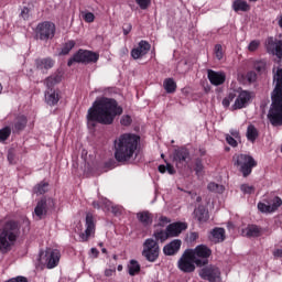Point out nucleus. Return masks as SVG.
<instances>
[{"instance_id": "nucleus-1", "label": "nucleus", "mask_w": 282, "mask_h": 282, "mask_svg": "<svg viewBox=\"0 0 282 282\" xmlns=\"http://www.w3.org/2000/svg\"><path fill=\"white\" fill-rule=\"evenodd\" d=\"M116 116H122V107L118 106V101L115 99L101 97L96 99L88 110L87 120L91 127H94V122L112 124Z\"/></svg>"}, {"instance_id": "nucleus-2", "label": "nucleus", "mask_w": 282, "mask_h": 282, "mask_svg": "<svg viewBox=\"0 0 282 282\" xmlns=\"http://www.w3.org/2000/svg\"><path fill=\"white\" fill-rule=\"evenodd\" d=\"M140 144V137L133 133L121 134L115 141V158L117 162H129L133 160Z\"/></svg>"}, {"instance_id": "nucleus-3", "label": "nucleus", "mask_w": 282, "mask_h": 282, "mask_svg": "<svg viewBox=\"0 0 282 282\" xmlns=\"http://www.w3.org/2000/svg\"><path fill=\"white\" fill-rule=\"evenodd\" d=\"M275 88L271 95V107L268 119L273 127L282 126V68H279L273 76Z\"/></svg>"}, {"instance_id": "nucleus-4", "label": "nucleus", "mask_w": 282, "mask_h": 282, "mask_svg": "<svg viewBox=\"0 0 282 282\" xmlns=\"http://www.w3.org/2000/svg\"><path fill=\"white\" fill-rule=\"evenodd\" d=\"M21 235V229L17 221H7L2 227H0V252L6 254L12 250V247L17 243Z\"/></svg>"}, {"instance_id": "nucleus-5", "label": "nucleus", "mask_w": 282, "mask_h": 282, "mask_svg": "<svg viewBox=\"0 0 282 282\" xmlns=\"http://www.w3.org/2000/svg\"><path fill=\"white\" fill-rule=\"evenodd\" d=\"M61 80H62L61 75H52L47 77L44 82L47 87L44 94V98H45L46 105H50V107H54L58 105V100H61V93L54 89V85H58Z\"/></svg>"}, {"instance_id": "nucleus-6", "label": "nucleus", "mask_w": 282, "mask_h": 282, "mask_svg": "<svg viewBox=\"0 0 282 282\" xmlns=\"http://www.w3.org/2000/svg\"><path fill=\"white\" fill-rule=\"evenodd\" d=\"M40 263L47 268V270H54L61 263V251L54 248H46L40 252Z\"/></svg>"}, {"instance_id": "nucleus-7", "label": "nucleus", "mask_w": 282, "mask_h": 282, "mask_svg": "<svg viewBox=\"0 0 282 282\" xmlns=\"http://www.w3.org/2000/svg\"><path fill=\"white\" fill-rule=\"evenodd\" d=\"M234 164L235 166H239L243 177H248V175L252 173V169L257 166V162L254 161V159H252V156L247 154L235 155Z\"/></svg>"}, {"instance_id": "nucleus-8", "label": "nucleus", "mask_w": 282, "mask_h": 282, "mask_svg": "<svg viewBox=\"0 0 282 282\" xmlns=\"http://www.w3.org/2000/svg\"><path fill=\"white\" fill-rule=\"evenodd\" d=\"M142 257H144V259L150 263H155L160 258V245H158V241L152 238H148L143 242Z\"/></svg>"}, {"instance_id": "nucleus-9", "label": "nucleus", "mask_w": 282, "mask_h": 282, "mask_svg": "<svg viewBox=\"0 0 282 282\" xmlns=\"http://www.w3.org/2000/svg\"><path fill=\"white\" fill-rule=\"evenodd\" d=\"M187 251L192 254L196 265H206L208 257L213 254V251L205 245H199L195 249H187Z\"/></svg>"}, {"instance_id": "nucleus-10", "label": "nucleus", "mask_w": 282, "mask_h": 282, "mask_svg": "<svg viewBox=\"0 0 282 282\" xmlns=\"http://www.w3.org/2000/svg\"><path fill=\"white\" fill-rule=\"evenodd\" d=\"M100 55L91 51L79 50L69 61L68 67H72L74 63H98Z\"/></svg>"}, {"instance_id": "nucleus-11", "label": "nucleus", "mask_w": 282, "mask_h": 282, "mask_svg": "<svg viewBox=\"0 0 282 282\" xmlns=\"http://www.w3.org/2000/svg\"><path fill=\"white\" fill-rule=\"evenodd\" d=\"M56 34V25L52 22H42L36 26L35 36L40 41H50Z\"/></svg>"}, {"instance_id": "nucleus-12", "label": "nucleus", "mask_w": 282, "mask_h": 282, "mask_svg": "<svg viewBox=\"0 0 282 282\" xmlns=\"http://www.w3.org/2000/svg\"><path fill=\"white\" fill-rule=\"evenodd\" d=\"M56 206V202L52 197H45L42 198L40 202H37L35 208H34V216L36 219H43L45 215H47V212Z\"/></svg>"}, {"instance_id": "nucleus-13", "label": "nucleus", "mask_w": 282, "mask_h": 282, "mask_svg": "<svg viewBox=\"0 0 282 282\" xmlns=\"http://www.w3.org/2000/svg\"><path fill=\"white\" fill-rule=\"evenodd\" d=\"M199 276L204 279V281L209 282H220L221 281V271L219 268L209 265L205 267L199 271Z\"/></svg>"}, {"instance_id": "nucleus-14", "label": "nucleus", "mask_w": 282, "mask_h": 282, "mask_svg": "<svg viewBox=\"0 0 282 282\" xmlns=\"http://www.w3.org/2000/svg\"><path fill=\"white\" fill-rule=\"evenodd\" d=\"M173 162L176 164L177 169L186 166L191 162V152L186 148H178L173 152Z\"/></svg>"}, {"instance_id": "nucleus-15", "label": "nucleus", "mask_w": 282, "mask_h": 282, "mask_svg": "<svg viewBox=\"0 0 282 282\" xmlns=\"http://www.w3.org/2000/svg\"><path fill=\"white\" fill-rule=\"evenodd\" d=\"M178 269L182 272H186V273L195 272V260L193 259L188 250H186L181 257V259L178 260Z\"/></svg>"}, {"instance_id": "nucleus-16", "label": "nucleus", "mask_w": 282, "mask_h": 282, "mask_svg": "<svg viewBox=\"0 0 282 282\" xmlns=\"http://www.w3.org/2000/svg\"><path fill=\"white\" fill-rule=\"evenodd\" d=\"M250 100H252V93L248 90L238 91L235 104L232 105V109H246L250 105Z\"/></svg>"}, {"instance_id": "nucleus-17", "label": "nucleus", "mask_w": 282, "mask_h": 282, "mask_svg": "<svg viewBox=\"0 0 282 282\" xmlns=\"http://www.w3.org/2000/svg\"><path fill=\"white\" fill-rule=\"evenodd\" d=\"M96 234V223L94 221V215H86V230L79 235L82 241H88L89 237H94Z\"/></svg>"}, {"instance_id": "nucleus-18", "label": "nucleus", "mask_w": 282, "mask_h": 282, "mask_svg": "<svg viewBox=\"0 0 282 282\" xmlns=\"http://www.w3.org/2000/svg\"><path fill=\"white\" fill-rule=\"evenodd\" d=\"M265 46L270 54H274L278 58H282V41H276L274 37H269Z\"/></svg>"}, {"instance_id": "nucleus-19", "label": "nucleus", "mask_w": 282, "mask_h": 282, "mask_svg": "<svg viewBox=\"0 0 282 282\" xmlns=\"http://www.w3.org/2000/svg\"><path fill=\"white\" fill-rule=\"evenodd\" d=\"M150 50H151V44H149V42L147 41H141L139 42L138 47L131 51V56L132 58H134V61H138V58H142V56H147Z\"/></svg>"}, {"instance_id": "nucleus-20", "label": "nucleus", "mask_w": 282, "mask_h": 282, "mask_svg": "<svg viewBox=\"0 0 282 282\" xmlns=\"http://www.w3.org/2000/svg\"><path fill=\"white\" fill-rule=\"evenodd\" d=\"M282 206V200L280 197H274L271 202V204L265 205V203H259L258 209L260 213H274V210H278V208Z\"/></svg>"}, {"instance_id": "nucleus-21", "label": "nucleus", "mask_w": 282, "mask_h": 282, "mask_svg": "<svg viewBox=\"0 0 282 282\" xmlns=\"http://www.w3.org/2000/svg\"><path fill=\"white\" fill-rule=\"evenodd\" d=\"M208 80L212 83V85H215V87H218V85H224L226 83V74L224 72H215L213 69L208 70Z\"/></svg>"}, {"instance_id": "nucleus-22", "label": "nucleus", "mask_w": 282, "mask_h": 282, "mask_svg": "<svg viewBox=\"0 0 282 282\" xmlns=\"http://www.w3.org/2000/svg\"><path fill=\"white\" fill-rule=\"evenodd\" d=\"M267 232H268L267 229L258 227L257 225H250L242 230V235L245 237H261L263 235H267Z\"/></svg>"}, {"instance_id": "nucleus-23", "label": "nucleus", "mask_w": 282, "mask_h": 282, "mask_svg": "<svg viewBox=\"0 0 282 282\" xmlns=\"http://www.w3.org/2000/svg\"><path fill=\"white\" fill-rule=\"evenodd\" d=\"M166 228L170 237H177L183 230H186L187 226L186 223H173Z\"/></svg>"}, {"instance_id": "nucleus-24", "label": "nucleus", "mask_w": 282, "mask_h": 282, "mask_svg": "<svg viewBox=\"0 0 282 282\" xmlns=\"http://www.w3.org/2000/svg\"><path fill=\"white\" fill-rule=\"evenodd\" d=\"M209 239L213 243H221L226 239V230L219 227L214 228L209 235Z\"/></svg>"}, {"instance_id": "nucleus-25", "label": "nucleus", "mask_w": 282, "mask_h": 282, "mask_svg": "<svg viewBox=\"0 0 282 282\" xmlns=\"http://www.w3.org/2000/svg\"><path fill=\"white\" fill-rule=\"evenodd\" d=\"M180 248H182V240H173L163 248V252L167 257H172V254H175Z\"/></svg>"}, {"instance_id": "nucleus-26", "label": "nucleus", "mask_w": 282, "mask_h": 282, "mask_svg": "<svg viewBox=\"0 0 282 282\" xmlns=\"http://www.w3.org/2000/svg\"><path fill=\"white\" fill-rule=\"evenodd\" d=\"M137 218L143 226H151L153 224V215L149 212H140L137 214Z\"/></svg>"}, {"instance_id": "nucleus-27", "label": "nucleus", "mask_w": 282, "mask_h": 282, "mask_svg": "<svg viewBox=\"0 0 282 282\" xmlns=\"http://www.w3.org/2000/svg\"><path fill=\"white\" fill-rule=\"evenodd\" d=\"M37 69H52L54 67V59L46 57L42 59H36Z\"/></svg>"}, {"instance_id": "nucleus-28", "label": "nucleus", "mask_w": 282, "mask_h": 282, "mask_svg": "<svg viewBox=\"0 0 282 282\" xmlns=\"http://www.w3.org/2000/svg\"><path fill=\"white\" fill-rule=\"evenodd\" d=\"M194 215L200 224L208 221V210H206L204 207H198L195 209Z\"/></svg>"}, {"instance_id": "nucleus-29", "label": "nucleus", "mask_w": 282, "mask_h": 282, "mask_svg": "<svg viewBox=\"0 0 282 282\" xmlns=\"http://www.w3.org/2000/svg\"><path fill=\"white\" fill-rule=\"evenodd\" d=\"M232 8L235 12H248V10H250V4L243 0H235Z\"/></svg>"}, {"instance_id": "nucleus-30", "label": "nucleus", "mask_w": 282, "mask_h": 282, "mask_svg": "<svg viewBox=\"0 0 282 282\" xmlns=\"http://www.w3.org/2000/svg\"><path fill=\"white\" fill-rule=\"evenodd\" d=\"M259 138V130L252 124H249L247 128V140L249 142H254Z\"/></svg>"}, {"instance_id": "nucleus-31", "label": "nucleus", "mask_w": 282, "mask_h": 282, "mask_svg": "<svg viewBox=\"0 0 282 282\" xmlns=\"http://www.w3.org/2000/svg\"><path fill=\"white\" fill-rule=\"evenodd\" d=\"M163 87L167 94H174V91L177 89V84H175L173 78H167L163 82Z\"/></svg>"}, {"instance_id": "nucleus-32", "label": "nucleus", "mask_w": 282, "mask_h": 282, "mask_svg": "<svg viewBox=\"0 0 282 282\" xmlns=\"http://www.w3.org/2000/svg\"><path fill=\"white\" fill-rule=\"evenodd\" d=\"M28 124V118L25 116H19L15 119L14 129L15 131H23Z\"/></svg>"}, {"instance_id": "nucleus-33", "label": "nucleus", "mask_w": 282, "mask_h": 282, "mask_svg": "<svg viewBox=\"0 0 282 282\" xmlns=\"http://www.w3.org/2000/svg\"><path fill=\"white\" fill-rule=\"evenodd\" d=\"M128 272L130 276H135V274L140 273V263L135 260H131L128 264Z\"/></svg>"}, {"instance_id": "nucleus-34", "label": "nucleus", "mask_w": 282, "mask_h": 282, "mask_svg": "<svg viewBox=\"0 0 282 282\" xmlns=\"http://www.w3.org/2000/svg\"><path fill=\"white\" fill-rule=\"evenodd\" d=\"M48 188H50V184L42 182L33 188V193H35V195H44V193H47Z\"/></svg>"}, {"instance_id": "nucleus-35", "label": "nucleus", "mask_w": 282, "mask_h": 282, "mask_svg": "<svg viewBox=\"0 0 282 282\" xmlns=\"http://www.w3.org/2000/svg\"><path fill=\"white\" fill-rule=\"evenodd\" d=\"M154 237L156 241H161L162 243L163 241H166V239L171 238V236L169 235V229L155 231Z\"/></svg>"}, {"instance_id": "nucleus-36", "label": "nucleus", "mask_w": 282, "mask_h": 282, "mask_svg": "<svg viewBox=\"0 0 282 282\" xmlns=\"http://www.w3.org/2000/svg\"><path fill=\"white\" fill-rule=\"evenodd\" d=\"M208 191H210L212 193H224V185H219L217 183H209L207 185Z\"/></svg>"}, {"instance_id": "nucleus-37", "label": "nucleus", "mask_w": 282, "mask_h": 282, "mask_svg": "<svg viewBox=\"0 0 282 282\" xmlns=\"http://www.w3.org/2000/svg\"><path fill=\"white\" fill-rule=\"evenodd\" d=\"M75 46H76V42H74L73 40L66 42L62 48V54L63 55L69 54V52H72V50H74Z\"/></svg>"}, {"instance_id": "nucleus-38", "label": "nucleus", "mask_w": 282, "mask_h": 282, "mask_svg": "<svg viewBox=\"0 0 282 282\" xmlns=\"http://www.w3.org/2000/svg\"><path fill=\"white\" fill-rule=\"evenodd\" d=\"M10 133H12V130L10 127H6L0 130V142H4V140H8L10 138Z\"/></svg>"}, {"instance_id": "nucleus-39", "label": "nucleus", "mask_w": 282, "mask_h": 282, "mask_svg": "<svg viewBox=\"0 0 282 282\" xmlns=\"http://www.w3.org/2000/svg\"><path fill=\"white\" fill-rule=\"evenodd\" d=\"M214 54H215L217 61H221V58H224V47L221 46V44L215 45Z\"/></svg>"}, {"instance_id": "nucleus-40", "label": "nucleus", "mask_w": 282, "mask_h": 282, "mask_svg": "<svg viewBox=\"0 0 282 282\" xmlns=\"http://www.w3.org/2000/svg\"><path fill=\"white\" fill-rule=\"evenodd\" d=\"M235 98H237V95L235 93H229V95L223 99V106L230 107V104Z\"/></svg>"}, {"instance_id": "nucleus-41", "label": "nucleus", "mask_w": 282, "mask_h": 282, "mask_svg": "<svg viewBox=\"0 0 282 282\" xmlns=\"http://www.w3.org/2000/svg\"><path fill=\"white\" fill-rule=\"evenodd\" d=\"M240 191H242V193H245V195H252V193H254V186L248 185V184H242L240 186Z\"/></svg>"}, {"instance_id": "nucleus-42", "label": "nucleus", "mask_w": 282, "mask_h": 282, "mask_svg": "<svg viewBox=\"0 0 282 282\" xmlns=\"http://www.w3.org/2000/svg\"><path fill=\"white\" fill-rule=\"evenodd\" d=\"M260 45H261V42H259V40H253L249 43L248 50L249 52H257Z\"/></svg>"}, {"instance_id": "nucleus-43", "label": "nucleus", "mask_w": 282, "mask_h": 282, "mask_svg": "<svg viewBox=\"0 0 282 282\" xmlns=\"http://www.w3.org/2000/svg\"><path fill=\"white\" fill-rule=\"evenodd\" d=\"M141 10H147L151 6V0H135Z\"/></svg>"}, {"instance_id": "nucleus-44", "label": "nucleus", "mask_w": 282, "mask_h": 282, "mask_svg": "<svg viewBox=\"0 0 282 282\" xmlns=\"http://www.w3.org/2000/svg\"><path fill=\"white\" fill-rule=\"evenodd\" d=\"M83 19L84 21H86V23H94L96 15H94V13L91 12H86V13H83Z\"/></svg>"}, {"instance_id": "nucleus-45", "label": "nucleus", "mask_w": 282, "mask_h": 282, "mask_svg": "<svg viewBox=\"0 0 282 282\" xmlns=\"http://www.w3.org/2000/svg\"><path fill=\"white\" fill-rule=\"evenodd\" d=\"M204 172V164H202V160H197L195 163V173L196 175H202Z\"/></svg>"}, {"instance_id": "nucleus-46", "label": "nucleus", "mask_w": 282, "mask_h": 282, "mask_svg": "<svg viewBox=\"0 0 282 282\" xmlns=\"http://www.w3.org/2000/svg\"><path fill=\"white\" fill-rule=\"evenodd\" d=\"M254 69H257V72H264L265 70V62H263V61L256 62Z\"/></svg>"}, {"instance_id": "nucleus-47", "label": "nucleus", "mask_w": 282, "mask_h": 282, "mask_svg": "<svg viewBox=\"0 0 282 282\" xmlns=\"http://www.w3.org/2000/svg\"><path fill=\"white\" fill-rule=\"evenodd\" d=\"M20 14L22 19H24V21H28L30 19V9L28 7H24Z\"/></svg>"}, {"instance_id": "nucleus-48", "label": "nucleus", "mask_w": 282, "mask_h": 282, "mask_svg": "<svg viewBox=\"0 0 282 282\" xmlns=\"http://www.w3.org/2000/svg\"><path fill=\"white\" fill-rule=\"evenodd\" d=\"M247 80L248 83H254L257 80V73L250 70L247 73Z\"/></svg>"}, {"instance_id": "nucleus-49", "label": "nucleus", "mask_w": 282, "mask_h": 282, "mask_svg": "<svg viewBox=\"0 0 282 282\" xmlns=\"http://www.w3.org/2000/svg\"><path fill=\"white\" fill-rule=\"evenodd\" d=\"M199 239V234L193 231L187 236V240L193 243V241H197Z\"/></svg>"}, {"instance_id": "nucleus-50", "label": "nucleus", "mask_w": 282, "mask_h": 282, "mask_svg": "<svg viewBox=\"0 0 282 282\" xmlns=\"http://www.w3.org/2000/svg\"><path fill=\"white\" fill-rule=\"evenodd\" d=\"M226 141L228 144H230V147H237V140L235 139V137H231L230 134L226 135Z\"/></svg>"}, {"instance_id": "nucleus-51", "label": "nucleus", "mask_w": 282, "mask_h": 282, "mask_svg": "<svg viewBox=\"0 0 282 282\" xmlns=\"http://www.w3.org/2000/svg\"><path fill=\"white\" fill-rule=\"evenodd\" d=\"M121 124H122L123 127H129V124H131V117H129V116H123V117L121 118Z\"/></svg>"}, {"instance_id": "nucleus-52", "label": "nucleus", "mask_w": 282, "mask_h": 282, "mask_svg": "<svg viewBox=\"0 0 282 282\" xmlns=\"http://www.w3.org/2000/svg\"><path fill=\"white\" fill-rule=\"evenodd\" d=\"M166 224H171V219H169L167 217L162 216L159 220V225L160 226H166Z\"/></svg>"}, {"instance_id": "nucleus-53", "label": "nucleus", "mask_w": 282, "mask_h": 282, "mask_svg": "<svg viewBox=\"0 0 282 282\" xmlns=\"http://www.w3.org/2000/svg\"><path fill=\"white\" fill-rule=\"evenodd\" d=\"M8 282H28V279L24 276H18L9 280Z\"/></svg>"}, {"instance_id": "nucleus-54", "label": "nucleus", "mask_w": 282, "mask_h": 282, "mask_svg": "<svg viewBox=\"0 0 282 282\" xmlns=\"http://www.w3.org/2000/svg\"><path fill=\"white\" fill-rule=\"evenodd\" d=\"M111 210H112L113 215H120L122 213V207L111 206Z\"/></svg>"}, {"instance_id": "nucleus-55", "label": "nucleus", "mask_w": 282, "mask_h": 282, "mask_svg": "<svg viewBox=\"0 0 282 282\" xmlns=\"http://www.w3.org/2000/svg\"><path fill=\"white\" fill-rule=\"evenodd\" d=\"M105 274L106 276H113V274H116V268L106 269Z\"/></svg>"}, {"instance_id": "nucleus-56", "label": "nucleus", "mask_w": 282, "mask_h": 282, "mask_svg": "<svg viewBox=\"0 0 282 282\" xmlns=\"http://www.w3.org/2000/svg\"><path fill=\"white\" fill-rule=\"evenodd\" d=\"M166 171L170 173V175L175 174V167H173L171 164H166Z\"/></svg>"}, {"instance_id": "nucleus-57", "label": "nucleus", "mask_w": 282, "mask_h": 282, "mask_svg": "<svg viewBox=\"0 0 282 282\" xmlns=\"http://www.w3.org/2000/svg\"><path fill=\"white\" fill-rule=\"evenodd\" d=\"M273 256L274 257H278V258H281L282 257V249H276L273 251Z\"/></svg>"}, {"instance_id": "nucleus-58", "label": "nucleus", "mask_w": 282, "mask_h": 282, "mask_svg": "<svg viewBox=\"0 0 282 282\" xmlns=\"http://www.w3.org/2000/svg\"><path fill=\"white\" fill-rule=\"evenodd\" d=\"M131 32V24H128L127 28H123V34L127 36Z\"/></svg>"}, {"instance_id": "nucleus-59", "label": "nucleus", "mask_w": 282, "mask_h": 282, "mask_svg": "<svg viewBox=\"0 0 282 282\" xmlns=\"http://www.w3.org/2000/svg\"><path fill=\"white\" fill-rule=\"evenodd\" d=\"M230 134L232 135V138L239 139V131L237 130H231Z\"/></svg>"}, {"instance_id": "nucleus-60", "label": "nucleus", "mask_w": 282, "mask_h": 282, "mask_svg": "<svg viewBox=\"0 0 282 282\" xmlns=\"http://www.w3.org/2000/svg\"><path fill=\"white\" fill-rule=\"evenodd\" d=\"M279 28H282V14L276 17Z\"/></svg>"}, {"instance_id": "nucleus-61", "label": "nucleus", "mask_w": 282, "mask_h": 282, "mask_svg": "<svg viewBox=\"0 0 282 282\" xmlns=\"http://www.w3.org/2000/svg\"><path fill=\"white\" fill-rule=\"evenodd\" d=\"M159 172L160 173H166V166L165 165H160L159 166Z\"/></svg>"}, {"instance_id": "nucleus-62", "label": "nucleus", "mask_w": 282, "mask_h": 282, "mask_svg": "<svg viewBox=\"0 0 282 282\" xmlns=\"http://www.w3.org/2000/svg\"><path fill=\"white\" fill-rule=\"evenodd\" d=\"M90 252H91V254H94V257H98V254H99L98 249H96V248H91Z\"/></svg>"}, {"instance_id": "nucleus-63", "label": "nucleus", "mask_w": 282, "mask_h": 282, "mask_svg": "<svg viewBox=\"0 0 282 282\" xmlns=\"http://www.w3.org/2000/svg\"><path fill=\"white\" fill-rule=\"evenodd\" d=\"M93 206H94V208H100V204H98L96 202L93 203Z\"/></svg>"}, {"instance_id": "nucleus-64", "label": "nucleus", "mask_w": 282, "mask_h": 282, "mask_svg": "<svg viewBox=\"0 0 282 282\" xmlns=\"http://www.w3.org/2000/svg\"><path fill=\"white\" fill-rule=\"evenodd\" d=\"M117 270H118L119 272H122V264H119V265L117 267Z\"/></svg>"}]
</instances>
